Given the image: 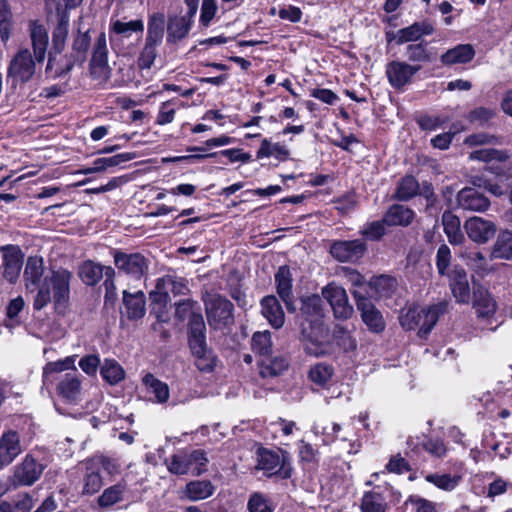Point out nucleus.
I'll list each match as a JSON object with an SVG mask.
<instances>
[{
  "label": "nucleus",
  "instance_id": "nucleus-30",
  "mask_svg": "<svg viewBox=\"0 0 512 512\" xmlns=\"http://www.w3.org/2000/svg\"><path fill=\"white\" fill-rule=\"evenodd\" d=\"M441 220L449 243L454 246L464 244L466 239L461 230L460 218L450 210H446L443 212Z\"/></svg>",
  "mask_w": 512,
  "mask_h": 512
},
{
  "label": "nucleus",
  "instance_id": "nucleus-59",
  "mask_svg": "<svg viewBox=\"0 0 512 512\" xmlns=\"http://www.w3.org/2000/svg\"><path fill=\"white\" fill-rule=\"evenodd\" d=\"M451 259L450 248L446 244L440 245L436 253V267L439 275L447 276L450 274Z\"/></svg>",
  "mask_w": 512,
  "mask_h": 512
},
{
  "label": "nucleus",
  "instance_id": "nucleus-56",
  "mask_svg": "<svg viewBox=\"0 0 512 512\" xmlns=\"http://www.w3.org/2000/svg\"><path fill=\"white\" fill-rule=\"evenodd\" d=\"M469 158L471 160H478L483 162H502L508 159V154L506 151L491 149V148H482L470 153Z\"/></svg>",
  "mask_w": 512,
  "mask_h": 512
},
{
  "label": "nucleus",
  "instance_id": "nucleus-44",
  "mask_svg": "<svg viewBox=\"0 0 512 512\" xmlns=\"http://www.w3.org/2000/svg\"><path fill=\"white\" fill-rule=\"evenodd\" d=\"M125 491L126 485L123 483H117L106 488L98 497L97 503L103 509L110 508L123 500Z\"/></svg>",
  "mask_w": 512,
  "mask_h": 512
},
{
  "label": "nucleus",
  "instance_id": "nucleus-60",
  "mask_svg": "<svg viewBox=\"0 0 512 512\" xmlns=\"http://www.w3.org/2000/svg\"><path fill=\"white\" fill-rule=\"evenodd\" d=\"M89 463L94 466L99 472L104 470L109 475L118 473L119 465L116 460L104 455H96L88 459Z\"/></svg>",
  "mask_w": 512,
  "mask_h": 512
},
{
  "label": "nucleus",
  "instance_id": "nucleus-49",
  "mask_svg": "<svg viewBox=\"0 0 512 512\" xmlns=\"http://www.w3.org/2000/svg\"><path fill=\"white\" fill-rule=\"evenodd\" d=\"M469 183L471 186H467L466 188H474L484 189L490 192L492 195L496 197H500L506 193V189L498 184L493 183L490 179L486 178L484 175H474L469 178Z\"/></svg>",
  "mask_w": 512,
  "mask_h": 512
},
{
  "label": "nucleus",
  "instance_id": "nucleus-11",
  "mask_svg": "<svg viewBox=\"0 0 512 512\" xmlns=\"http://www.w3.org/2000/svg\"><path fill=\"white\" fill-rule=\"evenodd\" d=\"M256 468L264 471V474L269 477L273 475H279L282 479L291 477V467L286 464L285 456L265 448L258 450Z\"/></svg>",
  "mask_w": 512,
  "mask_h": 512
},
{
  "label": "nucleus",
  "instance_id": "nucleus-9",
  "mask_svg": "<svg viewBox=\"0 0 512 512\" xmlns=\"http://www.w3.org/2000/svg\"><path fill=\"white\" fill-rule=\"evenodd\" d=\"M206 315L209 325L221 329L233 324V303L221 295H213L205 301Z\"/></svg>",
  "mask_w": 512,
  "mask_h": 512
},
{
  "label": "nucleus",
  "instance_id": "nucleus-64",
  "mask_svg": "<svg viewBox=\"0 0 512 512\" xmlns=\"http://www.w3.org/2000/svg\"><path fill=\"white\" fill-rule=\"evenodd\" d=\"M395 280L391 277L381 275L370 281L371 288L375 289L379 296L386 295L394 287Z\"/></svg>",
  "mask_w": 512,
  "mask_h": 512
},
{
  "label": "nucleus",
  "instance_id": "nucleus-19",
  "mask_svg": "<svg viewBox=\"0 0 512 512\" xmlns=\"http://www.w3.org/2000/svg\"><path fill=\"white\" fill-rule=\"evenodd\" d=\"M457 205L465 211L485 212L489 209L490 200L474 188H462L456 196Z\"/></svg>",
  "mask_w": 512,
  "mask_h": 512
},
{
  "label": "nucleus",
  "instance_id": "nucleus-39",
  "mask_svg": "<svg viewBox=\"0 0 512 512\" xmlns=\"http://www.w3.org/2000/svg\"><path fill=\"white\" fill-rule=\"evenodd\" d=\"M103 265L92 260L84 261L78 270V275L87 286H94L102 279Z\"/></svg>",
  "mask_w": 512,
  "mask_h": 512
},
{
  "label": "nucleus",
  "instance_id": "nucleus-31",
  "mask_svg": "<svg viewBox=\"0 0 512 512\" xmlns=\"http://www.w3.org/2000/svg\"><path fill=\"white\" fill-rule=\"evenodd\" d=\"M415 217V212L409 207L402 204L392 205L384 214V222L388 226H403L410 225Z\"/></svg>",
  "mask_w": 512,
  "mask_h": 512
},
{
  "label": "nucleus",
  "instance_id": "nucleus-5",
  "mask_svg": "<svg viewBox=\"0 0 512 512\" xmlns=\"http://www.w3.org/2000/svg\"><path fill=\"white\" fill-rule=\"evenodd\" d=\"M165 29V15L163 12H155L149 15L147 35L144 46L138 56L139 69H150L157 57V48L161 45Z\"/></svg>",
  "mask_w": 512,
  "mask_h": 512
},
{
  "label": "nucleus",
  "instance_id": "nucleus-36",
  "mask_svg": "<svg viewBox=\"0 0 512 512\" xmlns=\"http://www.w3.org/2000/svg\"><path fill=\"white\" fill-rule=\"evenodd\" d=\"M149 298L151 300V313L155 315L159 322H168L167 305L170 301V296L166 292L155 288L150 292Z\"/></svg>",
  "mask_w": 512,
  "mask_h": 512
},
{
  "label": "nucleus",
  "instance_id": "nucleus-42",
  "mask_svg": "<svg viewBox=\"0 0 512 512\" xmlns=\"http://www.w3.org/2000/svg\"><path fill=\"white\" fill-rule=\"evenodd\" d=\"M420 184L412 175L404 176L398 183L394 198L399 201H409L418 195Z\"/></svg>",
  "mask_w": 512,
  "mask_h": 512
},
{
  "label": "nucleus",
  "instance_id": "nucleus-37",
  "mask_svg": "<svg viewBox=\"0 0 512 512\" xmlns=\"http://www.w3.org/2000/svg\"><path fill=\"white\" fill-rule=\"evenodd\" d=\"M215 487L210 480H193L186 484V496L192 501H200L212 496Z\"/></svg>",
  "mask_w": 512,
  "mask_h": 512
},
{
  "label": "nucleus",
  "instance_id": "nucleus-48",
  "mask_svg": "<svg viewBox=\"0 0 512 512\" xmlns=\"http://www.w3.org/2000/svg\"><path fill=\"white\" fill-rule=\"evenodd\" d=\"M360 508L362 512H386L387 503L381 493L369 491L364 493Z\"/></svg>",
  "mask_w": 512,
  "mask_h": 512
},
{
  "label": "nucleus",
  "instance_id": "nucleus-50",
  "mask_svg": "<svg viewBox=\"0 0 512 512\" xmlns=\"http://www.w3.org/2000/svg\"><path fill=\"white\" fill-rule=\"evenodd\" d=\"M56 55L57 54L55 52L49 53L46 72H53V77L59 78L68 74L74 66L69 67V69L67 68V65L69 64V62H71L70 54L65 55L59 60H57Z\"/></svg>",
  "mask_w": 512,
  "mask_h": 512
},
{
  "label": "nucleus",
  "instance_id": "nucleus-38",
  "mask_svg": "<svg viewBox=\"0 0 512 512\" xmlns=\"http://www.w3.org/2000/svg\"><path fill=\"white\" fill-rule=\"evenodd\" d=\"M59 395L69 402L78 399L81 391V382L76 374L67 373L57 386Z\"/></svg>",
  "mask_w": 512,
  "mask_h": 512
},
{
  "label": "nucleus",
  "instance_id": "nucleus-52",
  "mask_svg": "<svg viewBox=\"0 0 512 512\" xmlns=\"http://www.w3.org/2000/svg\"><path fill=\"white\" fill-rule=\"evenodd\" d=\"M425 480L429 483L434 484L439 489L445 490V491H452L455 489L460 480L461 476L459 475H450V474H429L425 477Z\"/></svg>",
  "mask_w": 512,
  "mask_h": 512
},
{
  "label": "nucleus",
  "instance_id": "nucleus-63",
  "mask_svg": "<svg viewBox=\"0 0 512 512\" xmlns=\"http://www.w3.org/2000/svg\"><path fill=\"white\" fill-rule=\"evenodd\" d=\"M175 103V100H168L161 104L157 115L156 124L166 125L174 120L176 113V109L174 107Z\"/></svg>",
  "mask_w": 512,
  "mask_h": 512
},
{
  "label": "nucleus",
  "instance_id": "nucleus-3",
  "mask_svg": "<svg viewBox=\"0 0 512 512\" xmlns=\"http://www.w3.org/2000/svg\"><path fill=\"white\" fill-rule=\"evenodd\" d=\"M189 348L196 358L195 365L202 372H211L215 367V357L206 343V325L202 315L191 319L188 332Z\"/></svg>",
  "mask_w": 512,
  "mask_h": 512
},
{
  "label": "nucleus",
  "instance_id": "nucleus-28",
  "mask_svg": "<svg viewBox=\"0 0 512 512\" xmlns=\"http://www.w3.org/2000/svg\"><path fill=\"white\" fill-rule=\"evenodd\" d=\"M447 277L450 280V288L456 301L468 303L470 300V288L466 271L462 267L455 266Z\"/></svg>",
  "mask_w": 512,
  "mask_h": 512
},
{
  "label": "nucleus",
  "instance_id": "nucleus-29",
  "mask_svg": "<svg viewBox=\"0 0 512 512\" xmlns=\"http://www.w3.org/2000/svg\"><path fill=\"white\" fill-rule=\"evenodd\" d=\"M476 55L472 44H458L448 49L440 56V62L444 66L470 63Z\"/></svg>",
  "mask_w": 512,
  "mask_h": 512
},
{
  "label": "nucleus",
  "instance_id": "nucleus-55",
  "mask_svg": "<svg viewBox=\"0 0 512 512\" xmlns=\"http://www.w3.org/2000/svg\"><path fill=\"white\" fill-rule=\"evenodd\" d=\"M195 315H202L197 302L191 299H186L176 304L175 317L179 321H184L188 318V328L190 327L191 319Z\"/></svg>",
  "mask_w": 512,
  "mask_h": 512
},
{
  "label": "nucleus",
  "instance_id": "nucleus-1",
  "mask_svg": "<svg viewBox=\"0 0 512 512\" xmlns=\"http://www.w3.org/2000/svg\"><path fill=\"white\" fill-rule=\"evenodd\" d=\"M44 261L40 256H29L23 272L25 289L35 293L34 310L40 311L53 302L58 313H64L70 302V283L73 278L71 271L58 268L52 269L43 277Z\"/></svg>",
  "mask_w": 512,
  "mask_h": 512
},
{
  "label": "nucleus",
  "instance_id": "nucleus-34",
  "mask_svg": "<svg viewBox=\"0 0 512 512\" xmlns=\"http://www.w3.org/2000/svg\"><path fill=\"white\" fill-rule=\"evenodd\" d=\"M473 295L474 308L479 317H489L494 314L496 311V302L486 289L478 287L474 290Z\"/></svg>",
  "mask_w": 512,
  "mask_h": 512
},
{
  "label": "nucleus",
  "instance_id": "nucleus-45",
  "mask_svg": "<svg viewBox=\"0 0 512 512\" xmlns=\"http://www.w3.org/2000/svg\"><path fill=\"white\" fill-rule=\"evenodd\" d=\"M492 257L499 259H512V231H502L493 246Z\"/></svg>",
  "mask_w": 512,
  "mask_h": 512
},
{
  "label": "nucleus",
  "instance_id": "nucleus-26",
  "mask_svg": "<svg viewBox=\"0 0 512 512\" xmlns=\"http://www.w3.org/2000/svg\"><path fill=\"white\" fill-rule=\"evenodd\" d=\"M404 57L406 62L410 64H424L432 63L437 56L434 49L429 48L428 42L421 40L417 43L407 44L404 49Z\"/></svg>",
  "mask_w": 512,
  "mask_h": 512
},
{
  "label": "nucleus",
  "instance_id": "nucleus-10",
  "mask_svg": "<svg viewBox=\"0 0 512 512\" xmlns=\"http://www.w3.org/2000/svg\"><path fill=\"white\" fill-rule=\"evenodd\" d=\"M90 75L94 80L102 83L111 77L112 69L108 64V48L105 32H101L92 48V56L89 63Z\"/></svg>",
  "mask_w": 512,
  "mask_h": 512
},
{
  "label": "nucleus",
  "instance_id": "nucleus-21",
  "mask_svg": "<svg viewBox=\"0 0 512 512\" xmlns=\"http://www.w3.org/2000/svg\"><path fill=\"white\" fill-rule=\"evenodd\" d=\"M292 275L288 266H280L275 274V284L278 296L284 302L289 313H295L297 308L294 303L292 291Z\"/></svg>",
  "mask_w": 512,
  "mask_h": 512
},
{
  "label": "nucleus",
  "instance_id": "nucleus-13",
  "mask_svg": "<svg viewBox=\"0 0 512 512\" xmlns=\"http://www.w3.org/2000/svg\"><path fill=\"white\" fill-rule=\"evenodd\" d=\"M464 230L468 238L477 244H486L494 238L497 225L488 219L473 216L465 220Z\"/></svg>",
  "mask_w": 512,
  "mask_h": 512
},
{
  "label": "nucleus",
  "instance_id": "nucleus-58",
  "mask_svg": "<svg viewBox=\"0 0 512 512\" xmlns=\"http://www.w3.org/2000/svg\"><path fill=\"white\" fill-rule=\"evenodd\" d=\"M387 223L382 220L367 223L360 231L361 235L370 241H379L386 234Z\"/></svg>",
  "mask_w": 512,
  "mask_h": 512
},
{
  "label": "nucleus",
  "instance_id": "nucleus-27",
  "mask_svg": "<svg viewBox=\"0 0 512 512\" xmlns=\"http://www.w3.org/2000/svg\"><path fill=\"white\" fill-rule=\"evenodd\" d=\"M261 313L268 323L275 329L281 328L285 323V313L274 295H267L260 301Z\"/></svg>",
  "mask_w": 512,
  "mask_h": 512
},
{
  "label": "nucleus",
  "instance_id": "nucleus-22",
  "mask_svg": "<svg viewBox=\"0 0 512 512\" xmlns=\"http://www.w3.org/2000/svg\"><path fill=\"white\" fill-rule=\"evenodd\" d=\"M90 29L83 31L79 26L76 33L73 35V41L71 46L70 60L67 68L75 65H82L86 59L89 48L91 46V36L89 34Z\"/></svg>",
  "mask_w": 512,
  "mask_h": 512
},
{
  "label": "nucleus",
  "instance_id": "nucleus-33",
  "mask_svg": "<svg viewBox=\"0 0 512 512\" xmlns=\"http://www.w3.org/2000/svg\"><path fill=\"white\" fill-rule=\"evenodd\" d=\"M69 28V15L66 11L59 12L58 23L52 33V50L56 54H61L65 48L66 38Z\"/></svg>",
  "mask_w": 512,
  "mask_h": 512
},
{
  "label": "nucleus",
  "instance_id": "nucleus-2",
  "mask_svg": "<svg viewBox=\"0 0 512 512\" xmlns=\"http://www.w3.org/2000/svg\"><path fill=\"white\" fill-rule=\"evenodd\" d=\"M301 307L297 322L305 343L306 353L314 356L323 354L322 344L328 336L324 324V302L319 295L312 294L300 299Z\"/></svg>",
  "mask_w": 512,
  "mask_h": 512
},
{
  "label": "nucleus",
  "instance_id": "nucleus-51",
  "mask_svg": "<svg viewBox=\"0 0 512 512\" xmlns=\"http://www.w3.org/2000/svg\"><path fill=\"white\" fill-rule=\"evenodd\" d=\"M252 350L263 358L271 356L272 340L269 331L256 332L252 337Z\"/></svg>",
  "mask_w": 512,
  "mask_h": 512
},
{
  "label": "nucleus",
  "instance_id": "nucleus-57",
  "mask_svg": "<svg viewBox=\"0 0 512 512\" xmlns=\"http://www.w3.org/2000/svg\"><path fill=\"white\" fill-rule=\"evenodd\" d=\"M12 13L5 0L0 1V39L6 43L10 38Z\"/></svg>",
  "mask_w": 512,
  "mask_h": 512
},
{
  "label": "nucleus",
  "instance_id": "nucleus-62",
  "mask_svg": "<svg viewBox=\"0 0 512 512\" xmlns=\"http://www.w3.org/2000/svg\"><path fill=\"white\" fill-rule=\"evenodd\" d=\"M247 508L249 512H273V507L269 500L258 492L250 495Z\"/></svg>",
  "mask_w": 512,
  "mask_h": 512
},
{
  "label": "nucleus",
  "instance_id": "nucleus-16",
  "mask_svg": "<svg viewBox=\"0 0 512 512\" xmlns=\"http://www.w3.org/2000/svg\"><path fill=\"white\" fill-rule=\"evenodd\" d=\"M23 452L20 435L15 430L0 436V470L9 466Z\"/></svg>",
  "mask_w": 512,
  "mask_h": 512
},
{
  "label": "nucleus",
  "instance_id": "nucleus-8",
  "mask_svg": "<svg viewBox=\"0 0 512 512\" xmlns=\"http://www.w3.org/2000/svg\"><path fill=\"white\" fill-rule=\"evenodd\" d=\"M113 259L118 272L131 279L140 280L148 273L150 261L142 253L114 250Z\"/></svg>",
  "mask_w": 512,
  "mask_h": 512
},
{
  "label": "nucleus",
  "instance_id": "nucleus-14",
  "mask_svg": "<svg viewBox=\"0 0 512 512\" xmlns=\"http://www.w3.org/2000/svg\"><path fill=\"white\" fill-rule=\"evenodd\" d=\"M366 251L367 246L362 239L338 240L330 246V254L339 262L354 263L361 259Z\"/></svg>",
  "mask_w": 512,
  "mask_h": 512
},
{
  "label": "nucleus",
  "instance_id": "nucleus-40",
  "mask_svg": "<svg viewBox=\"0 0 512 512\" xmlns=\"http://www.w3.org/2000/svg\"><path fill=\"white\" fill-rule=\"evenodd\" d=\"M85 469L82 493L85 495H94L103 487V479L100 472L92 466L88 460L85 462Z\"/></svg>",
  "mask_w": 512,
  "mask_h": 512
},
{
  "label": "nucleus",
  "instance_id": "nucleus-47",
  "mask_svg": "<svg viewBox=\"0 0 512 512\" xmlns=\"http://www.w3.org/2000/svg\"><path fill=\"white\" fill-rule=\"evenodd\" d=\"M496 114V108L479 106L468 112L465 119L472 125L486 127Z\"/></svg>",
  "mask_w": 512,
  "mask_h": 512
},
{
  "label": "nucleus",
  "instance_id": "nucleus-24",
  "mask_svg": "<svg viewBox=\"0 0 512 512\" xmlns=\"http://www.w3.org/2000/svg\"><path fill=\"white\" fill-rule=\"evenodd\" d=\"M434 31V26L429 21H418L399 29L395 35V40L398 45L417 43L423 36H429Z\"/></svg>",
  "mask_w": 512,
  "mask_h": 512
},
{
  "label": "nucleus",
  "instance_id": "nucleus-35",
  "mask_svg": "<svg viewBox=\"0 0 512 512\" xmlns=\"http://www.w3.org/2000/svg\"><path fill=\"white\" fill-rule=\"evenodd\" d=\"M142 383L146 387L148 393L154 395L155 402L166 403L169 399V386L156 378L152 373H147L142 378Z\"/></svg>",
  "mask_w": 512,
  "mask_h": 512
},
{
  "label": "nucleus",
  "instance_id": "nucleus-18",
  "mask_svg": "<svg viewBox=\"0 0 512 512\" xmlns=\"http://www.w3.org/2000/svg\"><path fill=\"white\" fill-rule=\"evenodd\" d=\"M43 469L42 464L32 456L26 455L23 461L15 467L13 482L15 485L30 486L40 478Z\"/></svg>",
  "mask_w": 512,
  "mask_h": 512
},
{
  "label": "nucleus",
  "instance_id": "nucleus-54",
  "mask_svg": "<svg viewBox=\"0 0 512 512\" xmlns=\"http://www.w3.org/2000/svg\"><path fill=\"white\" fill-rule=\"evenodd\" d=\"M333 374V367L326 363H317L309 370L310 380L320 386L326 385L331 380Z\"/></svg>",
  "mask_w": 512,
  "mask_h": 512
},
{
  "label": "nucleus",
  "instance_id": "nucleus-41",
  "mask_svg": "<svg viewBox=\"0 0 512 512\" xmlns=\"http://www.w3.org/2000/svg\"><path fill=\"white\" fill-rule=\"evenodd\" d=\"M156 289L166 292L168 296L170 293L174 296L184 295L188 291L186 281L173 275H165L159 278L156 282Z\"/></svg>",
  "mask_w": 512,
  "mask_h": 512
},
{
  "label": "nucleus",
  "instance_id": "nucleus-15",
  "mask_svg": "<svg viewBox=\"0 0 512 512\" xmlns=\"http://www.w3.org/2000/svg\"><path fill=\"white\" fill-rule=\"evenodd\" d=\"M322 296L329 302L335 318L345 320L352 316L353 307L344 288L329 284L322 289Z\"/></svg>",
  "mask_w": 512,
  "mask_h": 512
},
{
  "label": "nucleus",
  "instance_id": "nucleus-6",
  "mask_svg": "<svg viewBox=\"0 0 512 512\" xmlns=\"http://www.w3.org/2000/svg\"><path fill=\"white\" fill-rule=\"evenodd\" d=\"M209 462L206 452L202 449L191 451L182 450L166 459L165 464L170 473L174 475H186L192 469L194 476H200L207 471Z\"/></svg>",
  "mask_w": 512,
  "mask_h": 512
},
{
  "label": "nucleus",
  "instance_id": "nucleus-12",
  "mask_svg": "<svg viewBox=\"0 0 512 512\" xmlns=\"http://www.w3.org/2000/svg\"><path fill=\"white\" fill-rule=\"evenodd\" d=\"M421 70L420 64L393 60L386 65L385 73L389 84L396 90H402L412 82L413 77Z\"/></svg>",
  "mask_w": 512,
  "mask_h": 512
},
{
  "label": "nucleus",
  "instance_id": "nucleus-32",
  "mask_svg": "<svg viewBox=\"0 0 512 512\" xmlns=\"http://www.w3.org/2000/svg\"><path fill=\"white\" fill-rule=\"evenodd\" d=\"M30 37L35 60L43 62L46 56L48 46V33L43 25L32 23L30 27Z\"/></svg>",
  "mask_w": 512,
  "mask_h": 512
},
{
  "label": "nucleus",
  "instance_id": "nucleus-43",
  "mask_svg": "<svg viewBox=\"0 0 512 512\" xmlns=\"http://www.w3.org/2000/svg\"><path fill=\"white\" fill-rule=\"evenodd\" d=\"M288 368V362L282 357L267 356L259 363V373L263 378L280 375Z\"/></svg>",
  "mask_w": 512,
  "mask_h": 512
},
{
  "label": "nucleus",
  "instance_id": "nucleus-23",
  "mask_svg": "<svg viewBox=\"0 0 512 512\" xmlns=\"http://www.w3.org/2000/svg\"><path fill=\"white\" fill-rule=\"evenodd\" d=\"M193 18L188 14L169 16L167 22V43L176 44L185 39L192 28Z\"/></svg>",
  "mask_w": 512,
  "mask_h": 512
},
{
  "label": "nucleus",
  "instance_id": "nucleus-53",
  "mask_svg": "<svg viewBox=\"0 0 512 512\" xmlns=\"http://www.w3.org/2000/svg\"><path fill=\"white\" fill-rule=\"evenodd\" d=\"M110 31L117 35L129 37L133 32L142 33L144 31V23L141 19H136L129 22L116 20L111 23Z\"/></svg>",
  "mask_w": 512,
  "mask_h": 512
},
{
  "label": "nucleus",
  "instance_id": "nucleus-25",
  "mask_svg": "<svg viewBox=\"0 0 512 512\" xmlns=\"http://www.w3.org/2000/svg\"><path fill=\"white\" fill-rule=\"evenodd\" d=\"M2 250L4 260L3 276L10 283H14L20 275L24 255L18 247L13 245L6 246Z\"/></svg>",
  "mask_w": 512,
  "mask_h": 512
},
{
  "label": "nucleus",
  "instance_id": "nucleus-61",
  "mask_svg": "<svg viewBox=\"0 0 512 512\" xmlns=\"http://www.w3.org/2000/svg\"><path fill=\"white\" fill-rule=\"evenodd\" d=\"M460 257L476 272L486 270L487 259L480 251H465L460 254Z\"/></svg>",
  "mask_w": 512,
  "mask_h": 512
},
{
  "label": "nucleus",
  "instance_id": "nucleus-4",
  "mask_svg": "<svg viewBox=\"0 0 512 512\" xmlns=\"http://www.w3.org/2000/svg\"><path fill=\"white\" fill-rule=\"evenodd\" d=\"M448 302L442 301L427 309L409 308L400 316V324L405 330L419 328L418 336L426 338L437 323L439 316L447 311Z\"/></svg>",
  "mask_w": 512,
  "mask_h": 512
},
{
  "label": "nucleus",
  "instance_id": "nucleus-46",
  "mask_svg": "<svg viewBox=\"0 0 512 512\" xmlns=\"http://www.w3.org/2000/svg\"><path fill=\"white\" fill-rule=\"evenodd\" d=\"M100 374L103 379L111 385L122 381L125 377V371L122 366L114 359H105L100 368Z\"/></svg>",
  "mask_w": 512,
  "mask_h": 512
},
{
  "label": "nucleus",
  "instance_id": "nucleus-17",
  "mask_svg": "<svg viewBox=\"0 0 512 512\" xmlns=\"http://www.w3.org/2000/svg\"><path fill=\"white\" fill-rule=\"evenodd\" d=\"M120 313L128 320H139L146 313V297L143 291L138 290L130 292L124 290L122 292V307Z\"/></svg>",
  "mask_w": 512,
  "mask_h": 512
},
{
  "label": "nucleus",
  "instance_id": "nucleus-7",
  "mask_svg": "<svg viewBox=\"0 0 512 512\" xmlns=\"http://www.w3.org/2000/svg\"><path fill=\"white\" fill-rule=\"evenodd\" d=\"M36 60L29 49L19 50L11 59L7 68V81L16 89L19 85L29 82L36 72Z\"/></svg>",
  "mask_w": 512,
  "mask_h": 512
},
{
  "label": "nucleus",
  "instance_id": "nucleus-20",
  "mask_svg": "<svg viewBox=\"0 0 512 512\" xmlns=\"http://www.w3.org/2000/svg\"><path fill=\"white\" fill-rule=\"evenodd\" d=\"M356 305L361 312V318L367 327L374 333H379L384 330L385 323L379 310L375 308L372 302L358 293H354Z\"/></svg>",
  "mask_w": 512,
  "mask_h": 512
}]
</instances>
